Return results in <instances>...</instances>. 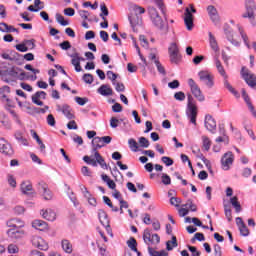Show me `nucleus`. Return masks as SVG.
I'll return each mask as SVG.
<instances>
[{
    "instance_id": "1",
    "label": "nucleus",
    "mask_w": 256,
    "mask_h": 256,
    "mask_svg": "<svg viewBox=\"0 0 256 256\" xmlns=\"http://www.w3.org/2000/svg\"><path fill=\"white\" fill-rule=\"evenodd\" d=\"M105 147L103 142L101 141V137L96 136L92 139V151L91 153L94 154L92 156H84L83 161L87 163V165H91L92 167H97L100 165L102 169H109L107 162H105V158L101 156L99 153V149Z\"/></svg>"
},
{
    "instance_id": "2",
    "label": "nucleus",
    "mask_w": 256,
    "mask_h": 256,
    "mask_svg": "<svg viewBox=\"0 0 256 256\" xmlns=\"http://www.w3.org/2000/svg\"><path fill=\"white\" fill-rule=\"evenodd\" d=\"M6 225L10 228L6 232L10 239H21L25 235V230H23L25 222L21 221V219H10L6 222Z\"/></svg>"
},
{
    "instance_id": "3",
    "label": "nucleus",
    "mask_w": 256,
    "mask_h": 256,
    "mask_svg": "<svg viewBox=\"0 0 256 256\" xmlns=\"http://www.w3.org/2000/svg\"><path fill=\"white\" fill-rule=\"evenodd\" d=\"M148 15L156 29L161 31L163 35H167V33H169V24L167 23V20L163 21V18L159 15L157 8L153 6L148 7Z\"/></svg>"
},
{
    "instance_id": "4",
    "label": "nucleus",
    "mask_w": 256,
    "mask_h": 256,
    "mask_svg": "<svg viewBox=\"0 0 256 256\" xmlns=\"http://www.w3.org/2000/svg\"><path fill=\"white\" fill-rule=\"evenodd\" d=\"M187 99L186 115L190 119V123L197 125V101H195V98H193L191 93H187Z\"/></svg>"
},
{
    "instance_id": "5",
    "label": "nucleus",
    "mask_w": 256,
    "mask_h": 256,
    "mask_svg": "<svg viewBox=\"0 0 256 256\" xmlns=\"http://www.w3.org/2000/svg\"><path fill=\"white\" fill-rule=\"evenodd\" d=\"M246 13L242 15L244 19H250L252 25H256V5L253 0L245 1Z\"/></svg>"
},
{
    "instance_id": "6",
    "label": "nucleus",
    "mask_w": 256,
    "mask_h": 256,
    "mask_svg": "<svg viewBox=\"0 0 256 256\" xmlns=\"http://www.w3.org/2000/svg\"><path fill=\"white\" fill-rule=\"evenodd\" d=\"M188 85L195 99H197V101H200V103H203V101H205V95H203L201 88H199V85H197L193 78L188 79Z\"/></svg>"
},
{
    "instance_id": "7",
    "label": "nucleus",
    "mask_w": 256,
    "mask_h": 256,
    "mask_svg": "<svg viewBox=\"0 0 256 256\" xmlns=\"http://www.w3.org/2000/svg\"><path fill=\"white\" fill-rule=\"evenodd\" d=\"M241 76L242 79H244L245 83H247L248 87H251V89H256V76L255 74L251 73L249 69H247L245 66L241 69Z\"/></svg>"
},
{
    "instance_id": "8",
    "label": "nucleus",
    "mask_w": 256,
    "mask_h": 256,
    "mask_svg": "<svg viewBox=\"0 0 256 256\" xmlns=\"http://www.w3.org/2000/svg\"><path fill=\"white\" fill-rule=\"evenodd\" d=\"M197 13V9H195V6L193 4H190V9L186 8L184 13V23L188 31H193V14Z\"/></svg>"
},
{
    "instance_id": "9",
    "label": "nucleus",
    "mask_w": 256,
    "mask_h": 256,
    "mask_svg": "<svg viewBox=\"0 0 256 256\" xmlns=\"http://www.w3.org/2000/svg\"><path fill=\"white\" fill-rule=\"evenodd\" d=\"M143 239L146 245H149V243L152 245H159V243H161V237H159V234H151V230L149 229L144 230Z\"/></svg>"
},
{
    "instance_id": "10",
    "label": "nucleus",
    "mask_w": 256,
    "mask_h": 256,
    "mask_svg": "<svg viewBox=\"0 0 256 256\" xmlns=\"http://www.w3.org/2000/svg\"><path fill=\"white\" fill-rule=\"evenodd\" d=\"M198 77L200 81H202L203 83H205V85L209 87V89H211V87L215 85V82H214L215 77L213 76V74L207 71H200L198 73Z\"/></svg>"
},
{
    "instance_id": "11",
    "label": "nucleus",
    "mask_w": 256,
    "mask_h": 256,
    "mask_svg": "<svg viewBox=\"0 0 256 256\" xmlns=\"http://www.w3.org/2000/svg\"><path fill=\"white\" fill-rule=\"evenodd\" d=\"M234 160L235 157L233 156V152H226L221 159L222 169H224V171H229L231 165H233Z\"/></svg>"
},
{
    "instance_id": "12",
    "label": "nucleus",
    "mask_w": 256,
    "mask_h": 256,
    "mask_svg": "<svg viewBox=\"0 0 256 256\" xmlns=\"http://www.w3.org/2000/svg\"><path fill=\"white\" fill-rule=\"evenodd\" d=\"M33 247L40 249V251H48L49 244L45 242V240L40 236H33L31 239Z\"/></svg>"
},
{
    "instance_id": "13",
    "label": "nucleus",
    "mask_w": 256,
    "mask_h": 256,
    "mask_svg": "<svg viewBox=\"0 0 256 256\" xmlns=\"http://www.w3.org/2000/svg\"><path fill=\"white\" fill-rule=\"evenodd\" d=\"M0 153H3V155H8V157H12V155L15 153L13 150V147L5 138H0Z\"/></svg>"
},
{
    "instance_id": "14",
    "label": "nucleus",
    "mask_w": 256,
    "mask_h": 256,
    "mask_svg": "<svg viewBox=\"0 0 256 256\" xmlns=\"http://www.w3.org/2000/svg\"><path fill=\"white\" fill-rule=\"evenodd\" d=\"M38 191L43 195L45 201H51L53 199V193L49 190V186L45 182L38 183Z\"/></svg>"
},
{
    "instance_id": "15",
    "label": "nucleus",
    "mask_w": 256,
    "mask_h": 256,
    "mask_svg": "<svg viewBox=\"0 0 256 256\" xmlns=\"http://www.w3.org/2000/svg\"><path fill=\"white\" fill-rule=\"evenodd\" d=\"M204 125L207 129V131H210V133H215L217 130V122L213 119V116L210 114L205 116Z\"/></svg>"
},
{
    "instance_id": "16",
    "label": "nucleus",
    "mask_w": 256,
    "mask_h": 256,
    "mask_svg": "<svg viewBox=\"0 0 256 256\" xmlns=\"http://www.w3.org/2000/svg\"><path fill=\"white\" fill-rule=\"evenodd\" d=\"M236 225L240 231V235H242V237H249V228H247V225L245 224V222L243 221V218L241 217H237L236 218Z\"/></svg>"
},
{
    "instance_id": "17",
    "label": "nucleus",
    "mask_w": 256,
    "mask_h": 256,
    "mask_svg": "<svg viewBox=\"0 0 256 256\" xmlns=\"http://www.w3.org/2000/svg\"><path fill=\"white\" fill-rule=\"evenodd\" d=\"M98 219L101 225H103V227H106L107 231L111 229V226L109 225V216L107 215V212H105V210H98Z\"/></svg>"
},
{
    "instance_id": "18",
    "label": "nucleus",
    "mask_w": 256,
    "mask_h": 256,
    "mask_svg": "<svg viewBox=\"0 0 256 256\" xmlns=\"http://www.w3.org/2000/svg\"><path fill=\"white\" fill-rule=\"evenodd\" d=\"M39 99H47V93L45 91H38L32 95V103L38 105L39 107H43V101Z\"/></svg>"
},
{
    "instance_id": "19",
    "label": "nucleus",
    "mask_w": 256,
    "mask_h": 256,
    "mask_svg": "<svg viewBox=\"0 0 256 256\" xmlns=\"http://www.w3.org/2000/svg\"><path fill=\"white\" fill-rule=\"evenodd\" d=\"M58 111H61L63 115H65L68 119H75V114H73V109H71V106L64 104L62 107L58 106Z\"/></svg>"
},
{
    "instance_id": "20",
    "label": "nucleus",
    "mask_w": 256,
    "mask_h": 256,
    "mask_svg": "<svg viewBox=\"0 0 256 256\" xmlns=\"http://www.w3.org/2000/svg\"><path fill=\"white\" fill-rule=\"evenodd\" d=\"M208 15L215 24L219 23V13L217 12V8L213 5H209L207 7Z\"/></svg>"
},
{
    "instance_id": "21",
    "label": "nucleus",
    "mask_w": 256,
    "mask_h": 256,
    "mask_svg": "<svg viewBox=\"0 0 256 256\" xmlns=\"http://www.w3.org/2000/svg\"><path fill=\"white\" fill-rule=\"evenodd\" d=\"M242 97L245 101V103L248 106V109H250L253 117L256 118V111H255V107L253 106V104L251 103V98H249V94H247V91L245 90V88L242 89Z\"/></svg>"
},
{
    "instance_id": "22",
    "label": "nucleus",
    "mask_w": 256,
    "mask_h": 256,
    "mask_svg": "<svg viewBox=\"0 0 256 256\" xmlns=\"http://www.w3.org/2000/svg\"><path fill=\"white\" fill-rule=\"evenodd\" d=\"M98 93L103 97H109L113 95V88L108 84H103L98 88Z\"/></svg>"
},
{
    "instance_id": "23",
    "label": "nucleus",
    "mask_w": 256,
    "mask_h": 256,
    "mask_svg": "<svg viewBox=\"0 0 256 256\" xmlns=\"http://www.w3.org/2000/svg\"><path fill=\"white\" fill-rule=\"evenodd\" d=\"M214 61H215V65L218 73L222 75L224 79H229V76H227V72H225V68L223 67V64H221V60H219V55H216L214 57Z\"/></svg>"
},
{
    "instance_id": "24",
    "label": "nucleus",
    "mask_w": 256,
    "mask_h": 256,
    "mask_svg": "<svg viewBox=\"0 0 256 256\" xmlns=\"http://www.w3.org/2000/svg\"><path fill=\"white\" fill-rule=\"evenodd\" d=\"M20 189L24 195H33V185L29 181L22 182Z\"/></svg>"
},
{
    "instance_id": "25",
    "label": "nucleus",
    "mask_w": 256,
    "mask_h": 256,
    "mask_svg": "<svg viewBox=\"0 0 256 256\" xmlns=\"http://www.w3.org/2000/svg\"><path fill=\"white\" fill-rule=\"evenodd\" d=\"M45 6L43 5V1L41 0H34V6L30 5L27 7L28 11H31L32 13H38V11H41V9H44Z\"/></svg>"
},
{
    "instance_id": "26",
    "label": "nucleus",
    "mask_w": 256,
    "mask_h": 256,
    "mask_svg": "<svg viewBox=\"0 0 256 256\" xmlns=\"http://www.w3.org/2000/svg\"><path fill=\"white\" fill-rule=\"evenodd\" d=\"M0 31L2 33H19V30L5 22L0 23Z\"/></svg>"
},
{
    "instance_id": "27",
    "label": "nucleus",
    "mask_w": 256,
    "mask_h": 256,
    "mask_svg": "<svg viewBox=\"0 0 256 256\" xmlns=\"http://www.w3.org/2000/svg\"><path fill=\"white\" fill-rule=\"evenodd\" d=\"M41 215L43 219H46V221H54L57 217L55 214V211L48 209V210H41Z\"/></svg>"
},
{
    "instance_id": "28",
    "label": "nucleus",
    "mask_w": 256,
    "mask_h": 256,
    "mask_svg": "<svg viewBox=\"0 0 256 256\" xmlns=\"http://www.w3.org/2000/svg\"><path fill=\"white\" fill-rule=\"evenodd\" d=\"M19 71H21V68L13 66L4 71V74L12 79H17V77H19Z\"/></svg>"
},
{
    "instance_id": "29",
    "label": "nucleus",
    "mask_w": 256,
    "mask_h": 256,
    "mask_svg": "<svg viewBox=\"0 0 256 256\" xmlns=\"http://www.w3.org/2000/svg\"><path fill=\"white\" fill-rule=\"evenodd\" d=\"M32 227H34V229H38V231H45V229H47L49 226L47 222L43 220H34L32 222Z\"/></svg>"
},
{
    "instance_id": "30",
    "label": "nucleus",
    "mask_w": 256,
    "mask_h": 256,
    "mask_svg": "<svg viewBox=\"0 0 256 256\" xmlns=\"http://www.w3.org/2000/svg\"><path fill=\"white\" fill-rule=\"evenodd\" d=\"M209 43L211 49L214 50L215 53H219V44L217 43V39H215V36L211 32H209Z\"/></svg>"
},
{
    "instance_id": "31",
    "label": "nucleus",
    "mask_w": 256,
    "mask_h": 256,
    "mask_svg": "<svg viewBox=\"0 0 256 256\" xmlns=\"http://www.w3.org/2000/svg\"><path fill=\"white\" fill-rule=\"evenodd\" d=\"M62 249L65 253L71 254L73 253V244L67 239L62 240L61 242Z\"/></svg>"
},
{
    "instance_id": "32",
    "label": "nucleus",
    "mask_w": 256,
    "mask_h": 256,
    "mask_svg": "<svg viewBox=\"0 0 256 256\" xmlns=\"http://www.w3.org/2000/svg\"><path fill=\"white\" fill-rule=\"evenodd\" d=\"M230 203L232 207H234L236 213H241L242 208H241V203L239 202V198L237 196H234L230 199Z\"/></svg>"
},
{
    "instance_id": "33",
    "label": "nucleus",
    "mask_w": 256,
    "mask_h": 256,
    "mask_svg": "<svg viewBox=\"0 0 256 256\" xmlns=\"http://www.w3.org/2000/svg\"><path fill=\"white\" fill-rule=\"evenodd\" d=\"M148 253L150 256H169V253L165 250L157 251L153 249L151 246H148Z\"/></svg>"
},
{
    "instance_id": "34",
    "label": "nucleus",
    "mask_w": 256,
    "mask_h": 256,
    "mask_svg": "<svg viewBox=\"0 0 256 256\" xmlns=\"http://www.w3.org/2000/svg\"><path fill=\"white\" fill-rule=\"evenodd\" d=\"M154 3L157 5L158 9H160L162 15H164L165 21H167V9L165 8L163 0H154Z\"/></svg>"
},
{
    "instance_id": "35",
    "label": "nucleus",
    "mask_w": 256,
    "mask_h": 256,
    "mask_svg": "<svg viewBox=\"0 0 256 256\" xmlns=\"http://www.w3.org/2000/svg\"><path fill=\"white\" fill-rule=\"evenodd\" d=\"M178 243H177V237L176 236H172V240H169L166 242V249L167 251H173V249H175V247H178Z\"/></svg>"
},
{
    "instance_id": "36",
    "label": "nucleus",
    "mask_w": 256,
    "mask_h": 256,
    "mask_svg": "<svg viewBox=\"0 0 256 256\" xmlns=\"http://www.w3.org/2000/svg\"><path fill=\"white\" fill-rule=\"evenodd\" d=\"M129 21H130V25L133 28V31H135V27H137V25H139L141 23V19L139 18V16L136 15H132L128 17Z\"/></svg>"
},
{
    "instance_id": "37",
    "label": "nucleus",
    "mask_w": 256,
    "mask_h": 256,
    "mask_svg": "<svg viewBox=\"0 0 256 256\" xmlns=\"http://www.w3.org/2000/svg\"><path fill=\"white\" fill-rule=\"evenodd\" d=\"M224 87H226L230 93H233L234 97H240L239 92H237V90L230 85L228 78H224Z\"/></svg>"
},
{
    "instance_id": "38",
    "label": "nucleus",
    "mask_w": 256,
    "mask_h": 256,
    "mask_svg": "<svg viewBox=\"0 0 256 256\" xmlns=\"http://www.w3.org/2000/svg\"><path fill=\"white\" fill-rule=\"evenodd\" d=\"M5 93H11V88L9 86H4L3 88H0V99L3 102L9 99L7 98V95Z\"/></svg>"
},
{
    "instance_id": "39",
    "label": "nucleus",
    "mask_w": 256,
    "mask_h": 256,
    "mask_svg": "<svg viewBox=\"0 0 256 256\" xmlns=\"http://www.w3.org/2000/svg\"><path fill=\"white\" fill-rule=\"evenodd\" d=\"M56 21L57 23H60L62 27H67V25H69V21L65 20V17L59 13L56 14Z\"/></svg>"
},
{
    "instance_id": "40",
    "label": "nucleus",
    "mask_w": 256,
    "mask_h": 256,
    "mask_svg": "<svg viewBox=\"0 0 256 256\" xmlns=\"http://www.w3.org/2000/svg\"><path fill=\"white\" fill-rule=\"evenodd\" d=\"M168 53L169 55H175L179 53V47L177 46V43H171L170 47L168 48Z\"/></svg>"
},
{
    "instance_id": "41",
    "label": "nucleus",
    "mask_w": 256,
    "mask_h": 256,
    "mask_svg": "<svg viewBox=\"0 0 256 256\" xmlns=\"http://www.w3.org/2000/svg\"><path fill=\"white\" fill-rule=\"evenodd\" d=\"M128 144L130 145V149L134 151V153H137V151H139V144H137V141H135V139H129Z\"/></svg>"
},
{
    "instance_id": "42",
    "label": "nucleus",
    "mask_w": 256,
    "mask_h": 256,
    "mask_svg": "<svg viewBox=\"0 0 256 256\" xmlns=\"http://www.w3.org/2000/svg\"><path fill=\"white\" fill-rule=\"evenodd\" d=\"M127 245L129 247V249H131V251H137V240H135V238L131 237L127 241Z\"/></svg>"
},
{
    "instance_id": "43",
    "label": "nucleus",
    "mask_w": 256,
    "mask_h": 256,
    "mask_svg": "<svg viewBox=\"0 0 256 256\" xmlns=\"http://www.w3.org/2000/svg\"><path fill=\"white\" fill-rule=\"evenodd\" d=\"M108 79H110V81H112V85H115V83L117 82V78L119 77L118 74L114 73L113 71H107L106 73Z\"/></svg>"
},
{
    "instance_id": "44",
    "label": "nucleus",
    "mask_w": 256,
    "mask_h": 256,
    "mask_svg": "<svg viewBox=\"0 0 256 256\" xmlns=\"http://www.w3.org/2000/svg\"><path fill=\"white\" fill-rule=\"evenodd\" d=\"M224 32H225V35L227 36L228 41H230L232 45H236V46L239 45V42L233 39V34L231 33V31L225 29Z\"/></svg>"
},
{
    "instance_id": "45",
    "label": "nucleus",
    "mask_w": 256,
    "mask_h": 256,
    "mask_svg": "<svg viewBox=\"0 0 256 256\" xmlns=\"http://www.w3.org/2000/svg\"><path fill=\"white\" fill-rule=\"evenodd\" d=\"M17 51H20V53H27L29 51V47L25 44V40L21 44H17L16 46Z\"/></svg>"
},
{
    "instance_id": "46",
    "label": "nucleus",
    "mask_w": 256,
    "mask_h": 256,
    "mask_svg": "<svg viewBox=\"0 0 256 256\" xmlns=\"http://www.w3.org/2000/svg\"><path fill=\"white\" fill-rule=\"evenodd\" d=\"M148 58L150 59V61H154V63H155V61L159 60V58H157V48L150 49Z\"/></svg>"
},
{
    "instance_id": "47",
    "label": "nucleus",
    "mask_w": 256,
    "mask_h": 256,
    "mask_svg": "<svg viewBox=\"0 0 256 256\" xmlns=\"http://www.w3.org/2000/svg\"><path fill=\"white\" fill-rule=\"evenodd\" d=\"M202 140L205 151H209V149H211V140H209L207 136H202Z\"/></svg>"
},
{
    "instance_id": "48",
    "label": "nucleus",
    "mask_w": 256,
    "mask_h": 256,
    "mask_svg": "<svg viewBox=\"0 0 256 256\" xmlns=\"http://www.w3.org/2000/svg\"><path fill=\"white\" fill-rule=\"evenodd\" d=\"M183 207H186L188 209H190V211H197V205L193 204V200L188 199L186 204L183 205Z\"/></svg>"
},
{
    "instance_id": "49",
    "label": "nucleus",
    "mask_w": 256,
    "mask_h": 256,
    "mask_svg": "<svg viewBox=\"0 0 256 256\" xmlns=\"http://www.w3.org/2000/svg\"><path fill=\"white\" fill-rule=\"evenodd\" d=\"M100 9H101V13H100V17L101 19H103V17H108L109 16V9H107V6L105 5V3H102L100 5Z\"/></svg>"
},
{
    "instance_id": "50",
    "label": "nucleus",
    "mask_w": 256,
    "mask_h": 256,
    "mask_svg": "<svg viewBox=\"0 0 256 256\" xmlns=\"http://www.w3.org/2000/svg\"><path fill=\"white\" fill-rule=\"evenodd\" d=\"M155 65L157 67V71L161 75H167V71H165V67H163V65L161 64V62L159 60H155Z\"/></svg>"
},
{
    "instance_id": "51",
    "label": "nucleus",
    "mask_w": 256,
    "mask_h": 256,
    "mask_svg": "<svg viewBox=\"0 0 256 256\" xmlns=\"http://www.w3.org/2000/svg\"><path fill=\"white\" fill-rule=\"evenodd\" d=\"M170 55V61L171 63H174L175 65H179V62L181 61V55L178 54H169Z\"/></svg>"
},
{
    "instance_id": "52",
    "label": "nucleus",
    "mask_w": 256,
    "mask_h": 256,
    "mask_svg": "<svg viewBox=\"0 0 256 256\" xmlns=\"http://www.w3.org/2000/svg\"><path fill=\"white\" fill-rule=\"evenodd\" d=\"M138 143L140 147H143L144 149H147L150 145L149 140L145 137H140Z\"/></svg>"
},
{
    "instance_id": "53",
    "label": "nucleus",
    "mask_w": 256,
    "mask_h": 256,
    "mask_svg": "<svg viewBox=\"0 0 256 256\" xmlns=\"http://www.w3.org/2000/svg\"><path fill=\"white\" fill-rule=\"evenodd\" d=\"M240 35L248 49H251V45L249 44V37H247V34L243 32V29L239 28Z\"/></svg>"
},
{
    "instance_id": "54",
    "label": "nucleus",
    "mask_w": 256,
    "mask_h": 256,
    "mask_svg": "<svg viewBox=\"0 0 256 256\" xmlns=\"http://www.w3.org/2000/svg\"><path fill=\"white\" fill-rule=\"evenodd\" d=\"M161 161L164 163V165H166V167H171V165L174 163L173 159L169 156H163Z\"/></svg>"
},
{
    "instance_id": "55",
    "label": "nucleus",
    "mask_w": 256,
    "mask_h": 256,
    "mask_svg": "<svg viewBox=\"0 0 256 256\" xmlns=\"http://www.w3.org/2000/svg\"><path fill=\"white\" fill-rule=\"evenodd\" d=\"M10 55H11V61H21V59H23V55L19 54L16 51H11Z\"/></svg>"
},
{
    "instance_id": "56",
    "label": "nucleus",
    "mask_w": 256,
    "mask_h": 256,
    "mask_svg": "<svg viewBox=\"0 0 256 256\" xmlns=\"http://www.w3.org/2000/svg\"><path fill=\"white\" fill-rule=\"evenodd\" d=\"M46 121H47V124L50 126V127H55L56 125V121H55V116H53V114H49L46 118Z\"/></svg>"
},
{
    "instance_id": "57",
    "label": "nucleus",
    "mask_w": 256,
    "mask_h": 256,
    "mask_svg": "<svg viewBox=\"0 0 256 256\" xmlns=\"http://www.w3.org/2000/svg\"><path fill=\"white\" fill-rule=\"evenodd\" d=\"M75 101H76V103H78V105L83 106L86 103H89V98H87V97L82 98V97L76 96Z\"/></svg>"
},
{
    "instance_id": "58",
    "label": "nucleus",
    "mask_w": 256,
    "mask_h": 256,
    "mask_svg": "<svg viewBox=\"0 0 256 256\" xmlns=\"http://www.w3.org/2000/svg\"><path fill=\"white\" fill-rule=\"evenodd\" d=\"M161 179L163 185H171V177L166 173H162Z\"/></svg>"
},
{
    "instance_id": "59",
    "label": "nucleus",
    "mask_w": 256,
    "mask_h": 256,
    "mask_svg": "<svg viewBox=\"0 0 256 256\" xmlns=\"http://www.w3.org/2000/svg\"><path fill=\"white\" fill-rule=\"evenodd\" d=\"M82 79L84 83H87L88 85H91L94 81L92 74H84Z\"/></svg>"
},
{
    "instance_id": "60",
    "label": "nucleus",
    "mask_w": 256,
    "mask_h": 256,
    "mask_svg": "<svg viewBox=\"0 0 256 256\" xmlns=\"http://www.w3.org/2000/svg\"><path fill=\"white\" fill-rule=\"evenodd\" d=\"M115 86V90L118 93H123V91H125V84L123 83H119V82H115V84H113Z\"/></svg>"
},
{
    "instance_id": "61",
    "label": "nucleus",
    "mask_w": 256,
    "mask_h": 256,
    "mask_svg": "<svg viewBox=\"0 0 256 256\" xmlns=\"http://www.w3.org/2000/svg\"><path fill=\"white\" fill-rule=\"evenodd\" d=\"M188 249L192 256H201V252L197 250V247L188 245Z\"/></svg>"
},
{
    "instance_id": "62",
    "label": "nucleus",
    "mask_w": 256,
    "mask_h": 256,
    "mask_svg": "<svg viewBox=\"0 0 256 256\" xmlns=\"http://www.w3.org/2000/svg\"><path fill=\"white\" fill-rule=\"evenodd\" d=\"M174 99H176V101H185V93L184 92H176L174 94Z\"/></svg>"
},
{
    "instance_id": "63",
    "label": "nucleus",
    "mask_w": 256,
    "mask_h": 256,
    "mask_svg": "<svg viewBox=\"0 0 256 256\" xmlns=\"http://www.w3.org/2000/svg\"><path fill=\"white\" fill-rule=\"evenodd\" d=\"M8 252L12 254L19 253V247H17L15 244H10L8 246Z\"/></svg>"
},
{
    "instance_id": "64",
    "label": "nucleus",
    "mask_w": 256,
    "mask_h": 256,
    "mask_svg": "<svg viewBox=\"0 0 256 256\" xmlns=\"http://www.w3.org/2000/svg\"><path fill=\"white\" fill-rule=\"evenodd\" d=\"M213 248H214V255L215 256H221V254H222V252H221V245L214 244Z\"/></svg>"
}]
</instances>
